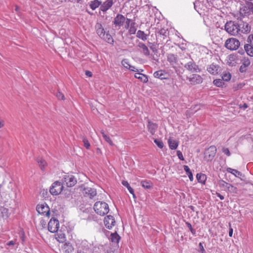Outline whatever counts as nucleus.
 Instances as JSON below:
<instances>
[{
  "instance_id": "f257e3e1",
  "label": "nucleus",
  "mask_w": 253,
  "mask_h": 253,
  "mask_svg": "<svg viewBox=\"0 0 253 253\" xmlns=\"http://www.w3.org/2000/svg\"><path fill=\"white\" fill-rule=\"evenodd\" d=\"M95 28L96 34L102 39L107 42L108 43L113 44L114 43V40L112 36L109 34V32H105L102 25L100 23H97L95 24Z\"/></svg>"
},
{
  "instance_id": "f03ea898",
  "label": "nucleus",
  "mask_w": 253,
  "mask_h": 253,
  "mask_svg": "<svg viewBox=\"0 0 253 253\" xmlns=\"http://www.w3.org/2000/svg\"><path fill=\"white\" fill-rule=\"evenodd\" d=\"M225 30L230 35L236 36L238 35L240 31L239 24L232 21L227 22L224 25Z\"/></svg>"
},
{
  "instance_id": "7ed1b4c3",
  "label": "nucleus",
  "mask_w": 253,
  "mask_h": 253,
  "mask_svg": "<svg viewBox=\"0 0 253 253\" xmlns=\"http://www.w3.org/2000/svg\"><path fill=\"white\" fill-rule=\"evenodd\" d=\"M94 210L96 213L100 215H104L109 211L108 204L104 202H97L94 205Z\"/></svg>"
},
{
  "instance_id": "20e7f679",
  "label": "nucleus",
  "mask_w": 253,
  "mask_h": 253,
  "mask_svg": "<svg viewBox=\"0 0 253 253\" xmlns=\"http://www.w3.org/2000/svg\"><path fill=\"white\" fill-rule=\"evenodd\" d=\"M62 181L68 187L74 186L77 182V179L73 175L68 173L65 174L63 176Z\"/></svg>"
},
{
  "instance_id": "39448f33",
  "label": "nucleus",
  "mask_w": 253,
  "mask_h": 253,
  "mask_svg": "<svg viewBox=\"0 0 253 253\" xmlns=\"http://www.w3.org/2000/svg\"><path fill=\"white\" fill-rule=\"evenodd\" d=\"M240 46L239 41L235 38H229L227 39L225 43V46L228 49L231 50H236Z\"/></svg>"
},
{
  "instance_id": "423d86ee",
  "label": "nucleus",
  "mask_w": 253,
  "mask_h": 253,
  "mask_svg": "<svg viewBox=\"0 0 253 253\" xmlns=\"http://www.w3.org/2000/svg\"><path fill=\"white\" fill-rule=\"evenodd\" d=\"M36 210L39 214L44 215L47 218L49 217L50 210L46 204L44 203L38 204L37 206Z\"/></svg>"
},
{
  "instance_id": "0eeeda50",
  "label": "nucleus",
  "mask_w": 253,
  "mask_h": 253,
  "mask_svg": "<svg viewBox=\"0 0 253 253\" xmlns=\"http://www.w3.org/2000/svg\"><path fill=\"white\" fill-rule=\"evenodd\" d=\"M63 189V184L58 181L54 182L50 188V192L53 195L59 194Z\"/></svg>"
},
{
  "instance_id": "6e6552de",
  "label": "nucleus",
  "mask_w": 253,
  "mask_h": 253,
  "mask_svg": "<svg viewBox=\"0 0 253 253\" xmlns=\"http://www.w3.org/2000/svg\"><path fill=\"white\" fill-rule=\"evenodd\" d=\"M59 227V221L54 218H51L48 224V230L50 232L54 233L57 231Z\"/></svg>"
},
{
  "instance_id": "1a4fd4ad",
  "label": "nucleus",
  "mask_w": 253,
  "mask_h": 253,
  "mask_svg": "<svg viewBox=\"0 0 253 253\" xmlns=\"http://www.w3.org/2000/svg\"><path fill=\"white\" fill-rule=\"evenodd\" d=\"M184 67L192 73L200 72L201 70L192 60L185 64Z\"/></svg>"
},
{
  "instance_id": "9d476101",
  "label": "nucleus",
  "mask_w": 253,
  "mask_h": 253,
  "mask_svg": "<svg viewBox=\"0 0 253 253\" xmlns=\"http://www.w3.org/2000/svg\"><path fill=\"white\" fill-rule=\"evenodd\" d=\"M126 17L121 14H118L114 18L113 21V24L115 27L121 28L125 23Z\"/></svg>"
},
{
  "instance_id": "9b49d317",
  "label": "nucleus",
  "mask_w": 253,
  "mask_h": 253,
  "mask_svg": "<svg viewBox=\"0 0 253 253\" xmlns=\"http://www.w3.org/2000/svg\"><path fill=\"white\" fill-rule=\"evenodd\" d=\"M216 152V148L214 146H210L205 153V158L207 161L211 160Z\"/></svg>"
},
{
  "instance_id": "f8f14e48",
  "label": "nucleus",
  "mask_w": 253,
  "mask_h": 253,
  "mask_svg": "<svg viewBox=\"0 0 253 253\" xmlns=\"http://www.w3.org/2000/svg\"><path fill=\"white\" fill-rule=\"evenodd\" d=\"M104 223L105 227L108 229H110L115 226L116 224V220L113 216L109 215L105 217Z\"/></svg>"
},
{
  "instance_id": "ddd939ff",
  "label": "nucleus",
  "mask_w": 253,
  "mask_h": 253,
  "mask_svg": "<svg viewBox=\"0 0 253 253\" xmlns=\"http://www.w3.org/2000/svg\"><path fill=\"white\" fill-rule=\"evenodd\" d=\"M83 194L85 197H87L90 199H93L96 196L97 192L96 189L91 187H84L83 190Z\"/></svg>"
},
{
  "instance_id": "4468645a",
  "label": "nucleus",
  "mask_w": 253,
  "mask_h": 253,
  "mask_svg": "<svg viewBox=\"0 0 253 253\" xmlns=\"http://www.w3.org/2000/svg\"><path fill=\"white\" fill-rule=\"evenodd\" d=\"M187 79L192 84H199L203 82V78L198 74H193L191 77L188 78Z\"/></svg>"
},
{
  "instance_id": "2eb2a0df",
  "label": "nucleus",
  "mask_w": 253,
  "mask_h": 253,
  "mask_svg": "<svg viewBox=\"0 0 253 253\" xmlns=\"http://www.w3.org/2000/svg\"><path fill=\"white\" fill-rule=\"evenodd\" d=\"M219 66L215 64H211L207 66V70L208 72L213 75H217L218 73Z\"/></svg>"
},
{
  "instance_id": "dca6fc26",
  "label": "nucleus",
  "mask_w": 253,
  "mask_h": 253,
  "mask_svg": "<svg viewBox=\"0 0 253 253\" xmlns=\"http://www.w3.org/2000/svg\"><path fill=\"white\" fill-rule=\"evenodd\" d=\"M215 16L212 15H207L204 16V22L207 26L210 27L214 24V18Z\"/></svg>"
},
{
  "instance_id": "f3484780",
  "label": "nucleus",
  "mask_w": 253,
  "mask_h": 253,
  "mask_svg": "<svg viewBox=\"0 0 253 253\" xmlns=\"http://www.w3.org/2000/svg\"><path fill=\"white\" fill-rule=\"evenodd\" d=\"M113 3L112 0H107L102 4H101L100 9L103 12H106L112 6Z\"/></svg>"
},
{
  "instance_id": "a211bd4d",
  "label": "nucleus",
  "mask_w": 253,
  "mask_h": 253,
  "mask_svg": "<svg viewBox=\"0 0 253 253\" xmlns=\"http://www.w3.org/2000/svg\"><path fill=\"white\" fill-rule=\"evenodd\" d=\"M154 77L161 80L167 79L168 75L164 70H159L154 72Z\"/></svg>"
},
{
  "instance_id": "6ab92c4d",
  "label": "nucleus",
  "mask_w": 253,
  "mask_h": 253,
  "mask_svg": "<svg viewBox=\"0 0 253 253\" xmlns=\"http://www.w3.org/2000/svg\"><path fill=\"white\" fill-rule=\"evenodd\" d=\"M222 186L225 188L227 189V190L230 192L233 193H237V191H238L237 188L231 184H229V183H228L227 182L223 181Z\"/></svg>"
},
{
  "instance_id": "aec40b11",
  "label": "nucleus",
  "mask_w": 253,
  "mask_h": 253,
  "mask_svg": "<svg viewBox=\"0 0 253 253\" xmlns=\"http://www.w3.org/2000/svg\"><path fill=\"white\" fill-rule=\"evenodd\" d=\"M57 233L55 234V238L56 240L60 243H63L66 241V235L64 233H62L61 231H56Z\"/></svg>"
},
{
  "instance_id": "412c9836",
  "label": "nucleus",
  "mask_w": 253,
  "mask_h": 253,
  "mask_svg": "<svg viewBox=\"0 0 253 253\" xmlns=\"http://www.w3.org/2000/svg\"><path fill=\"white\" fill-rule=\"evenodd\" d=\"M168 142L169 147L171 150L176 149L178 146V142L177 140L171 138L168 139Z\"/></svg>"
},
{
  "instance_id": "4be33fe9",
  "label": "nucleus",
  "mask_w": 253,
  "mask_h": 253,
  "mask_svg": "<svg viewBox=\"0 0 253 253\" xmlns=\"http://www.w3.org/2000/svg\"><path fill=\"white\" fill-rule=\"evenodd\" d=\"M138 46L141 49V52L146 55L148 56L150 54V51L147 46L142 42H139Z\"/></svg>"
},
{
  "instance_id": "5701e85b",
  "label": "nucleus",
  "mask_w": 253,
  "mask_h": 253,
  "mask_svg": "<svg viewBox=\"0 0 253 253\" xmlns=\"http://www.w3.org/2000/svg\"><path fill=\"white\" fill-rule=\"evenodd\" d=\"M158 127V126L156 124L153 123L150 121L148 122V128L149 131L152 134H154Z\"/></svg>"
},
{
  "instance_id": "b1692460",
  "label": "nucleus",
  "mask_w": 253,
  "mask_h": 253,
  "mask_svg": "<svg viewBox=\"0 0 253 253\" xmlns=\"http://www.w3.org/2000/svg\"><path fill=\"white\" fill-rule=\"evenodd\" d=\"M158 36H161L163 40H165L169 35L168 29L162 28L158 32Z\"/></svg>"
},
{
  "instance_id": "393cba45",
  "label": "nucleus",
  "mask_w": 253,
  "mask_h": 253,
  "mask_svg": "<svg viewBox=\"0 0 253 253\" xmlns=\"http://www.w3.org/2000/svg\"><path fill=\"white\" fill-rule=\"evenodd\" d=\"M134 77L135 78L139 79L143 83H147L148 81L147 76L144 74H141L139 72L136 73Z\"/></svg>"
},
{
  "instance_id": "a878e982",
  "label": "nucleus",
  "mask_w": 253,
  "mask_h": 253,
  "mask_svg": "<svg viewBox=\"0 0 253 253\" xmlns=\"http://www.w3.org/2000/svg\"><path fill=\"white\" fill-rule=\"evenodd\" d=\"M101 1H99L98 0H92L90 2L89 6L92 10H94L96 8L99 7V6H100V5L101 6Z\"/></svg>"
},
{
  "instance_id": "bb28decb",
  "label": "nucleus",
  "mask_w": 253,
  "mask_h": 253,
  "mask_svg": "<svg viewBox=\"0 0 253 253\" xmlns=\"http://www.w3.org/2000/svg\"><path fill=\"white\" fill-rule=\"evenodd\" d=\"M244 48L247 54L250 56L253 57V46L249 44H246Z\"/></svg>"
},
{
  "instance_id": "cd10ccee",
  "label": "nucleus",
  "mask_w": 253,
  "mask_h": 253,
  "mask_svg": "<svg viewBox=\"0 0 253 253\" xmlns=\"http://www.w3.org/2000/svg\"><path fill=\"white\" fill-rule=\"evenodd\" d=\"M226 171L229 173H232L237 177H240L242 175V173L240 171L231 168H227Z\"/></svg>"
},
{
  "instance_id": "c85d7f7f",
  "label": "nucleus",
  "mask_w": 253,
  "mask_h": 253,
  "mask_svg": "<svg viewBox=\"0 0 253 253\" xmlns=\"http://www.w3.org/2000/svg\"><path fill=\"white\" fill-rule=\"evenodd\" d=\"M63 249L66 253H72L74 250L72 245L70 243L64 244Z\"/></svg>"
},
{
  "instance_id": "c756f323",
  "label": "nucleus",
  "mask_w": 253,
  "mask_h": 253,
  "mask_svg": "<svg viewBox=\"0 0 253 253\" xmlns=\"http://www.w3.org/2000/svg\"><path fill=\"white\" fill-rule=\"evenodd\" d=\"M196 178L199 182L202 184H205L206 180L207 179V176L205 174L203 173H197Z\"/></svg>"
},
{
  "instance_id": "7c9ffc66",
  "label": "nucleus",
  "mask_w": 253,
  "mask_h": 253,
  "mask_svg": "<svg viewBox=\"0 0 253 253\" xmlns=\"http://www.w3.org/2000/svg\"><path fill=\"white\" fill-rule=\"evenodd\" d=\"M137 30V26L135 22H131L128 32L129 35H133L136 33Z\"/></svg>"
},
{
  "instance_id": "2f4dec72",
  "label": "nucleus",
  "mask_w": 253,
  "mask_h": 253,
  "mask_svg": "<svg viewBox=\"0 0 253 253\" xmlns=\"http://www.w3.org/2000/svg\"><path fill=\"white\" fill-rule=\"evenodd\" d=\"M167 59L171 64H173L177 62L176 56L173 54H169L167 56Z\"/></svg>"
},
{
  "instance_id": "473e14b6",
  "label": "nucleus",
  "mask_w": 253,
  "mask_h": 253,
  "mask_svg": "<svg viewBox=\"0 0 253 253\" xmlns=\"http://www.w3.org/2000/svg\"><path fill=\"white\" fill-rule=\"evenodd\" d=\"M136 37L143 41H146L147 39V35L141 30H138L136 33Z\"/></svg>"
},
{
  "instance_id": "72a5a7b5",
  "label": "nucleus",
  "mask_w": 253,
  "mask_h": 253,
  "mask_svg": "<svg viewBox=\"0 0 253 253\" xmlns=\"http://www.w3.org/2000/svg\"><path fill=\"white\" fill-rule=\"evenodd\" d=\"M183 169L186 172V174H187L190 180L192 181L193 180V174L188 166L185 165L183 166Z\"/></svg>"
},
{
  "instance_id": "f704fd0d",
  "label": "nucleus",
  "mask_w": 253,
  "mask_h": 253,
  "mask_svg": "<svg viewBox=\"0 0 253 253\" xmlns=\"http://www.w3.org/2000/svg\"><path fill=\"white\" fill-rule=\"evenodd\" d=\"M141 186L146 189H150L153 186V184L150 181L142 180L141 181Z\"/></svg>"
},
{
  "instance_id": "c9c22d12",
  "label": "nucleus",
  "mask_w": 253,
  "mask_h": 253,
  "mask_svg": "<svg viewBox=\"0 0 253 253\" xmlns=\"http://www.w3.org/2000/svg\"><path fill=\"white\" fill-rule=\"evenodd\" d=\"M122 183L123 185L126 187L129 192L130 193L133 195V196H134V190L131 187V186L129 185V184L126 181H123L122 182Z\"/></svg>"
},
{
  "instance_id": "e433bc0d",
  "label": "nucleus",
  "mask_w": 253,
  "mask_h": 253,
  "mask_svg": "<svg viewBox=\"0 0 253 253\" xmlns=\"http://www.w3.org/2000/svg\"><path fill=\"white\" fill-rule=\"evenodd\" d=\"M120 236L119 235L116 233H112L111 235V240L112 242L114 243H118L120 240Z\"/></svg>"
},
{
  "instance_id": "4c0bfd02",
  "label": "nucleus",
  "mask_w": 253,
  "mask_h": 253,
  "mask_svg": "<svg viewBox=\"0 0 253 253\" xmlns=\"http://www.w3.org/2000/svg\"><path fill=\"white\" fill-rule=\"evenodd\" d=\"M231 75L229 72H224L222 75V80L225 82H228L230 80Z\"/></svg>"
},
{
  "instance_id": "58836bf2",
  "label": "nucleus",
  "mask_w": 253,
  "mask_h": 253,
  "mask_svg": "<svg viewBox=\"0 0 253 253\" xmlns=\"http://www.w3.org/2000/svg\"><path fill=\"white\" fill-rule=\"evenodd\" d=\"M37 162L39 164V167L42 170H43L44 167L47 165L46 162L44 160L41 158L38 159Z\"/></svg>"
},
{
  "instance_id": "ea45409f",
  "label": "nucleus",
  "mask_w": 253,
  "mask_h": 253,
  "mask_svg": "<svg viewBox=\"0 0 253 253\" xmlns=\"http://www.w3.org/2000/svg\"><path fill=\"white\" fill-rule=\"evenodd\" d=\"M213 84L214 85L219 87H222L224 84L222 79H215L213 80Z\"/></svg>"
},
{
  "instance_id": "a19ab883",
  "label": "nucleus",
  "mask_w": 253,
  "mask_h": 253,
  "mask_svg": "<svg viewBox=\"0 0 253 253\" xmlns=\"http://www.w3.org/2000/svg\"><path fill=\"white\" fill-rule=\"evenodd\" d=\"M236 57L234 55H230L228 56V63L230 66H233L235 62L232 63V61H234Z\"/></svg>"
},
{
  "instance_id": "79ce46f5",
  "label": "nucleus",
  "mask_w": 253,
  "mask_h": 253,
  "mask_svg": "<svg viewBox=\"0 0 253 253\" xmlns=\"http://www.w3.org/2000/svg\"><path fill=\"white\" fill-rule=\"evenodd\" d=\"M102 136L106 142H107L110 145H113V143L110 137L107 136L104 132H102Z\"/></svg>"
},
{
  "instance_id": "37998d69",
  "label": "nucleus",
  "mask_w": 253,
  "mask_h": 253,
  "mask_svg": "<svg viewBox=\"0 0 253 253\" xmlns=\"http://www.w3.org/2000/svg\"><path fill=\"white\" fill-rule=\"evenodd\" d=\"M154 142L159 148L162 149L164 147V143L161 140L159 139H155L154 140Z\"/></svg>"
},
{
  "instance_id": "c03bdc74",
  "label": "nucleus",
  "mask_w": 253,
  "mask_h": 253,
  "mask_svg": "<svg viewBox=\"0 0 253 253\" xmlns=\"http://www.w3.org/2000/svg\"><path fill=\"white\" fill-rule=\"evenodd\" d=\"M122 65L126 69H128V67L130 66L129 61L127 59H124L121 62Z\"/></svg>"
},
{
  "instance_id": "a18cd8bd",
  "label": "nucleus",
  "mask_w": 253,
  "mask_h": 253,
  "mask_svg": "<svg viewBox=\"0 0 253 253\" xmlns=\"http://www.w3.org/2000/svg\"><path fill=\"white\" fill-rule=\"evenodd\" d=\"M250 61L248 58H245L243 60V65L245 67H248L250 65Z\"/></svg>"
},
{
  "instance_id": "49530a36",
  "label": "nucleus",
  "mask_w": 253,
  "mask_h": 253,
  "mask_svg": "<svg viewBox=\"0 0 253 253\" xmlns=\"http://www.w3.org/2000/svg\"><path fill=\"white\" fill-rule=\"evenodd\" d=\"M186 224L187 226L188 227V228L190 230L191 233L193 235H195L196 234V231L194 229H193L192 225L189 222H186Z\"/></svg>"
},
{
  "instance_id": "de8ad7c7",
  "label": "nucleus",
  "mask_w": 253,
  "mask_h": 253,
  "mask_svg": "<svg viewBox=\"0 0 253 253\" xmlns=\"http://www.w3.org/2000/svg\"><path fill=\"white\" fill-rule=\"evenodd\" d=\"M56 96L58 99L64 100L65 97L63 94L60 91H57L56 94Z\"/></svg>"
},
{
  "instance_id": "09e8293b",
  "label": "nucleus",
  "mask_w": 253,
  "mask_h": 253,
  "mask_svg": "<svg viewBox=\"0 0 253 253\" xmlns=\"http://www.w3.org/2000/svg\"><path fill=\"white\" fill-rule=\"evenodd\" d=\"M83 143H84V146L86 148V149H89V148L90 147V143L89 142H88V141L87 140V139L84 138L83 139Z\"/></svg>"
},
{
  "instance_id": "8fccbe9b",
  "label": "nucleus",
  "mask_w": 253,
  "mask_h": 253,
  "mask_svg": "<svg viewBox=\"0 0 253 253\" xmlns=\"http://www.w3.org/2000/svg\"><path fill=\"white\" fill-rule=\"evenodd\" d=\"M222 152L224 153L227 156H230V152L229 150L227 148H223L222 149Z\"/></svg>"
},
{
  "instance_id": "3c124183",
  "label": "nucleus",
  "mask_w": 253,
  "mask_h": 253,
  "mask_svg": "<svg viewBox=\"0 0 253 253\" xmlns=\"http://www.w3.org/2000/svg\"><path fill=\"white\" fill-rule=\"evenodd\" d=\"M177 156L180 160L183 161L184 160L182 153L180 151H177Z\"/></svg>"
},
{
  "instance_id": "603ef678",
  "label": "nucleus",
  "mask_w": 253,
  "mask_h": 253,
  "mask_svg": "<svg viewBox=\"0 0 253 253\" xmlns=\"http://www.w3.org/2000/svg\"><path fill=\"white\" fill-rule=\"evenodd\" d=\"M248 42L253 46V35H250L248 38Z\"/></svg>"
},
{
  "instance_id": "864d4df0",
  "label": "nucleus",
  "mask_w": 253,
  "mask_h": 253,
  "mask_svg": "<svg viewBox=\"0 0 253 253\" xmlns=\"http://www.w3.org/2000/svg\"><path fill=\"white\" fill-rule=\"evenodd\" d=\"M248 7L249 9V12L253 14V4L252 2H249L247 4Z\"/></svg>"
},
{
  "instance_id": "5fc2aeb1",
  "label": "nucleus",
  "mask_w": 253,
  "mask_h": 253,
  "mask_svg": "<svg viewBox=\"0 0 253 253\" xmlns=\"http://www.w3.org/2000/svg\"><path fill=\"white\" fill-rule=\"evenodd\" d=\"M16 244V241H10L6 243V245L8 246H14Z\"/></svg>"
},
{
  "instance_id": "6e6d98bb",
  "label": "nucleus",
  "mask_w": 253,
  "mask_h": 253,
  "mask_svg": "<svg viewBox=\"0 0 253 253\" xmlns=\"http://www.w3.org/2000/svg\"><path fill=\"white\" fill-rule=\"evenodd\" d=\"M129 70L133 71V72H139V71L134 66L130 65L129 67H128V69Z\"/></svg>"
},
{
  "instance_id": "4d7b16f0",
  "label": "nucleus",
  "mask_w": 253,
  "mask_h": 253,
  "mask_svg": "<svg viewBox=\"0 0 253 253\" xmlns=\"http://www.w3.org/2000/svg\"><path fill=\"white\" fill-rule=\"evenodd\" d=\"M200 2H201L200 0H197L195 2H194V8L198 12H199V10L197 9V7L198 5H199L200 4Z\"/></svg>"
},
{
  "instance_id": "13d9d810",
  "label": "nucleus",
  "mask_w": 253,
  "mask_h": 253,
  "mask_svg": "<svg viewBox=\"0 0 253 253\" xmlns=\"http://www.w3.org/2000/svg\"><path fill=\"white\" fill-rule=\"evenodd\" d=\"M4 121L0 118V128L3 127L4 126Z\"/></svg>"
},
{
  "instance_id": "bf43d9fd",
  "label": "nucleus",
  "mask_w": 253,
  "mask_h": 253,
  "mask_svg": "<svg viewBox=\"0 0 253 253\" xmlns=\"http://www.w3.org/2000/svg\"><path fill=\"white\" fill-rule=\"evenodd\" d=\"M131 22H134V21H132L131 19L129 18H126V21L125 23H128L129 24H131Z\"/></svg>"
},
{
  "instance_id": "052dcab7",
  "label": "nucleus",
  "mask_w": 253,
  "mask_h": 253,
  "mask_svg": "<svg viewBox=\"0 0 253 253\" xmlns=\"http://www.w3.org/2000/svg\"><path fill=\"white\" fill-rule=\"evenodd\" d=\"M216 195L221 200H222L224 199V196L223 195H221L220 193H216Z\"/></svg>"
},
{
  "instance_id": "680f3d73",
  "label": "nucleus",
  "mask_w": 253,
  "mask_h": 253,
  "mask_svg": "<svg viewBox=\"0 0 253 253\" xmlns=\"http://www.w3.org/2000/svg\"><path fill=\"white\" fill-rule=\"evenodd\" d=\"M85 75L88 77H91L92 75V73L88 71H86Z\"/></svg>"
},
{
  "instance_id": "e2e57ef3",
  "label": "nucleus",
  "mask_w": 253,
  "mask_h": 253,
  "mask_svg": "<svg viewBox=\"0 0 253 253\" xmlns=\"http://www.w3.org/2000/svg\"><path fill=\"white\" fill-rule=\"evenodd\" d=\"M233 229H232V228H230L229 229V236L230 237H231L232 236V235H233Z\"/></svg>"
},
{
  "instance_id": "0e129e2a",
  "label": "nucleus",
  "mask_w": 253,
  "mask_h": 253,
  "mask_svg": "<svg viewBox=\"0 0 253 253\" xmlns=\"http://www.w3.org/2000/svg\"><path fill=\"white\" fill-rule=\"evenodd\" d=\"M124 24H125V28L126 29H129V27L130 26V24H128V23H125Z\"/></svg>"
},
{
  "instance_id": "69168bd1",
  "label": "nucleus",
  "mask_w": 253,
  "mask_h": 253,
  "mask_svg": "<svg viewBox=\"0 0 253 253\" xmlns=\"http://www.w3.org/2000/svg\"><path fill=\"white\" fill-rule=\"evenodd\" d=\"M41 224L42 225V226H44L46 225V222L43 220H42L41 221Z\"/></svg>"
},
{
  "instance_id": "338daca9",
  "label": "nucleus",
  "mask_w": 253,
  "mask_h": 253,
  "mask_svg": "<svg viewBox=\"0 0 253 253\" xmlns=\"http://www.w3.org/2000/svg\"><path fill=\"white\" fill-rule=\"evenodd\" d=\"M199 245H200V247H201V248L202 250H203V251H204V252H205V250H204V247H203V246H202V243H200L199 244Z\"/></svg>"
},
{
  "instance_id": "774afa93",
  "label": "nucleus",
  "mask_w": 253,
  "mask_h": 253,
  "mask_svg": "<svg viewBox=\"0 0 253 253\" xmlns=\"http://www.w3.org/2000/svg\"><path fill=\"white\" fill-rule=\"evenodd\" d=\"M21 239H22V240L23 241H24V236H22L21 237Z\"/></svg>"
}]
</instances>
